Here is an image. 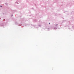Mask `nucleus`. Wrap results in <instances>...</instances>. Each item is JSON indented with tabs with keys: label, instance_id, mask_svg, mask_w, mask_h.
I'll return each mask as SVG.
<instances>
[{
	"label": "nucleus",
	"instance_id": "f257e3e1",
	"mask_svg": "<svg viewBox=\"0 0 74 74\" xmlns=\"http://www.w3.org/2000/svg\"><path fill=\"white\" fill-rule=\"evenodd\" d=\"M1 7H2V6H0Z\"/></svg>",
	"mask_w": 74,
	"mask_h": 74
},
{
	"label": "nucleus",
	"instance_id": "f03ea898",
	"mask_svg": "<svg viewBox=\"0 0 74 74\" xmlns=\"http://www.w3.org/2000/svg\"><path fill=\"white\" fill-rule=\"evenodd\" d=\"M17 4H18V3H17Z\"/></svg>",
	"mask_w": 74,
	"mask_h": 74
},
{
	"label": "nucleus",
	"instance_id": "7ed1b4c3",
	"mask_svg": "<svg viewBox=\"0 0 74 74\" xmlns=\"http://www.w3.org/2000/svg\"><path fill=\"white\" fill-rule=\"evenodd\" d=\"M4 21H5V20H4Z\"/></svg>",
	"mask_w": 74,
	"mask_h": 74
},
{
	"label": "nucleus",
	"instance_id": "20e7f679",
	"mask_svg": "<svg viewBox=\"0 0 74 74\" xmlns=\"http://www.w3.org/2000/svg\"><path fill=\"white\" fill-rule=\"evenodd\" d=\"M49 24H50V23H49Z\"/></svg>",
	"mask_w": 74,
	"mask_h": 74
}]
</instances>
